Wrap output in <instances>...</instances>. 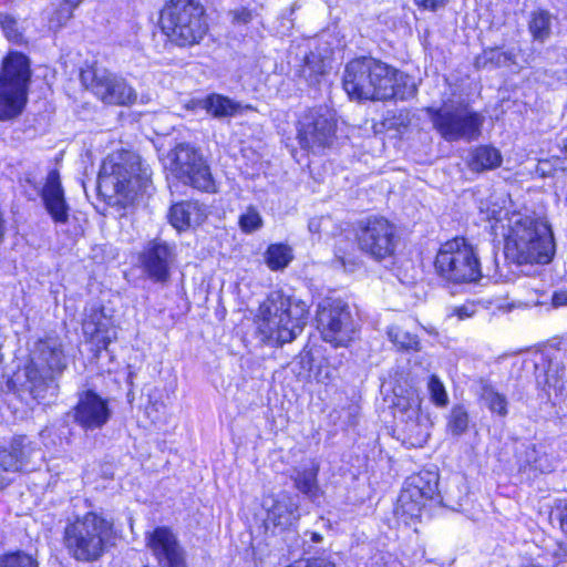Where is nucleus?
I'll return each instance as SVG.
<instances>
[{"mask_svg":"<svg viewBox=\"0 0 567 567\" xmlns=\"http://www.w3.org/2000/svg\"><path fill=\"white\" fill-rule=\"evenodd\" d=\"M488 219L496 234L504 237L507 258L517 264L550 262L555 254L553 231L535 213L493 208Z\"/></svg>","mask_w":567,"mask_h":567,"instance_id":"1","label":"nucleus"},{"mask_svg":"<svg viewBox=\"0 0 567 567\" xmlns=\"http://www.w3.org/2000/svg\"><path fill=\"white\" fill-rule=\"evenodd\" d=\"M308 319L305 301L272 291L260 306L256 320L257 333L262 342H291L303 330Z\"/></svg>","mask_w":567,"mask_h":567,"instance_id":"2","label":"nucleus"},{"mask_svg":"<svg viewBox=\"0 0 567 567\" xmlns=\"http://www.w3.org/2000/svg\"><path fill=\"white\" fill-rule=\"evenodd\" d=\"M114 534V523L95 512L69 518L63 529V546L79 563L97 561L106 551Z\"/></svg>","mask_w":567,"mask_h":567,"instance_id":"3","label":"nucleus"},{"mask_svg":"<svg viewBox=\"0 0 567 567\" xmlns=\"http://www.w3.org/2000/svg\"><path fill=\"white\" fill-rule=\"evenodd\" d=\"M146 184L140 157L127 151L110 154L97 176V190L105 198L131 199Z\"/></svg>","mask_w":567,"mask_h":567,"instance_id":"4","label":"nucleus"},{"mask_svg":"<svg viewBox=\"0 0 567 567\" xmlns=\"http://www.w3.org/2000/svg\"><path fill=\"white\" fill-rule=\"evenodd\" d=\"M161 28L178 47L199 43L208 31L204 7L196 0H171L161 11Z\"/></svg>","mask_w":567,"mask_h":567,"instance_id":"5","label":"nucleus"},{"mask_svg":"<svg viewBox=\"0 0 567 567\" xmlns=\"http://www.w3.org/2000/svg\"><path fill=\"white\" fill-rule=\"evenodd\" d=\"M389 76L388 64L363 56L346 65L342 85L353 101L389 100L393 94Z\"/></svg>","mask_w":567,"mask_h":567,"instance_id":"6","label":"nucleus"},{"mask_svg":"<svg viewBox=\"0 0 567 567\" xmlns=\"http://www.w3.org/2000/svg\"><path fill=\"white\" fill-rule=\"evenodd\" d=\"M31 72L28 58L11 52L3 60L0 73V120L18 116L25 103Z\"/></svg>","mask_w":567,"mask_h":567,"instance_id":"7","label":"nucleus"},{"mask_svg":"<svg viewBox=\"0 0 567 567\" xmlns=\"http://www.w3.org/2000/svg\"><path fill=\"white\" fill-rule=\"evenodd\" d=\"M435 268L441 277L454 282H472L482 276L474 248L464 238H454L441 246Z\"/></svg>","mask_w":567,"mask_h":567,"instance_id":"8","label":"nucleus"},{"mask_svg":"<svg viewBox=\"0 0 567 567\" xmlns=\"http://www.w3.org/2000/svg\"><path fill=\"white\" fill-rule=\"evenodd\" d=\"M426 113L434 128L449 142L478 137L484 117L466 104L449 105L440 109L427 107Z\"/></svg>","mask_w":567,"mask_h":567,"instance_id":"9","label":"nucleus"},{"mask_svg":"<svg viewBox=\"0 0 567 567\" xmlns=\"http://www.w3.org/2000/svg\"><path fill=\"white\" fill-rule=\"evenodd\" d=\"M443 497L439 494V475L435 472L422 471L410 476L401 491L394 514L405 524L419 518L427 502Z\"/></svg>","mask_w":567,"mask_h":567,"instance_id":"10","label":"nucleus"},{"mask_svg":"<svg viewBox=\"0 0 567 567\" xmlns=\"http://www.w3.org/2000/svg\"><path fill=\"white\" fill-rule=\"evenodd\" d=\"M336 120L328 107L319 106L305 111L297 123V140L301 148L313 154L332 145Z\"/></svg>","mask_w":567,"mask_h":567,"instance_id":"11","label":"nucleus"},{"mask_svg":"<svg viewBox=\"0 0 567 567\" xmlns=\"http://www.w3.org/2000/svg\"><path fill=\"white\" fill-rule=\"evenodd\" d=\"M317 324L322 339L334 347H347L355 332L349 307L340 299L328 298L318 305Z\"/></svg>","mask_w":567,"mask_h":567,"instance_id":"12","label":"nucleus"},{"mask_svg":"<svg viewBox=\"0 0 567 567\" xmlns=\"http://www.w3.org/2000/svg\"><path fill=\"white\" fill-rule=\"evenodd\" d=\"M355 238L359 249L378 261L393 256L398 246L395 226L383 217L361 221Z\"/></svg>","mask_w":567,"mask_h":567,"instance_id":"13","label":"nucleus"},{"mask_svg":"<svg viewBox=\"0 0 567 567\" xmlns=\"http://www.w3.org/2000/svg\"><path fill=\"white\" fill-rule=\"evenodd\" d=\"M82 83L102 102L114 105L135 103V90L122 76L105 69L92 68L81 72Z\"/></svg>","mask_w":567,"mask_h":567,"instance_id":"14","label":"nucleus"},{"mask_svg":"<svg viewBox=\"0 0 567 567\" xmlns=\"http://www.w3.org/2000/svg\"><path fill=\"white\" fill-rule=\"evenodd\" d=\"M171 171L182 183L204 192L214 190L208 165L189 144H178L171 154Z\"/></svg>","mask_w":567,"mask_h":567,"instance_id":"15","label":"nucleus"},{"mask_svg":"<svg viewBox=\"0 0 567 567\" xmlns=\"http://www.w3.org/2000/svg\"><path fill=\"white\" fill-rule=\"evenodd\" d=\"M176 256L175 245L156 238L146 243L140 252L138 261L143 272L151 280L165 282L171 276Z\"/></svg>","mask_w":567,"mask_h":567,"instance_id":"16","label":"nucleus"},{"mask_svg":"<svg viewBox=\"0 0 567 567\" xmlns=\"http://www.w3.org/2000/svg\"><path fill=\"white\" fill-rule=\"evenodd\" d=\"M41 452L35 449L27 436H17L9 447L0 450V489L4 488L10 478L8 473L31 471L34 468V457Z\"/></svg>","mask_w":567,"mask_h":567,"instance_id":"17","label":"nucleus"},{"mask_svg":"<svg viewBox=\"0 0 567 567\" xmlns=\"http://www.w3.org/2000/svg\"><path fill=\"white\" fill-rule=\"evenodd\" d=\"M145 539L161 567H187L185 550L171 528L156 527L146 534Z\"/></svg>","mask_w":567,"mask_h":567,"instance_id":"18","label":"nucleus"},{"mask_svg":"<svg viewBox=\"0 0 567 567\" xmlns=\"http://www.w3.org/2000/svg\"><path fill=\"white\" fill-rule=\"evenodd\" d=\"M111 415L107 400L92 390L84 391L79 395L78 403L72 412L73 421L84 431L102 429L109 422Z\"/></svg>","mask_w":567,"mask_h":567,"instance_id":"19","label":"nucleus"},{"mask_svg":"<svg viewBox=\"0 0 567 567\" xmlns=\"http://www.w3.org/2000/svg\"><path fill=\"white\" fill-rule=\"evenodd\" d=\"M66 367L65 355L59 338L48 337L37 342L32 353L31 365L27 369L28 380L35 385L37 374L40 369L48 371L41 379H45L48 372L61 373Z\"/></svg>","mask_w":567,"mask_h":567,"instance_id":"20","label":"nucleus"},{"mask_svg":"<svg viewBox=\"0 0 567 567\" xmlns=\"http://www.w3.org/2000/svg\"><path fill=\"white\" fill-rule=\"evenodd\" d=\"M41 199L54 223L65 224L69 220L70 207L65 200L60 174L56 169L49 172L41 190Z\"/></svg>","mask_w":567,"mask_h":567,"instance_id":"21","label":"nucleus"},{"mask_svg":"<svg viewBox=\"0 0 567 567\" xmlns=\"http://www.w3.org/2000/svg\"><path fill=\"white\" fill-rule=\"evenodd\" d=\"M518 472L533 480L539 474L550 473L555 468L554 460L547 453V447L539 443H529L517 453Z\"/></svg>","mask_w":567,"mask_h":567,"instance_id":"22","label":"nucleus"},{"mask_svg":"<svg viewBox=\"0 0 567 567\" xmlns=\"http://www.w3.org/2000/svg\"><path fill=\"white\" fill-rule=\"evenodd\" d=\"M267 508L266 522L280 530L288 529L299 519L298 504L286 493L264 501Z\"/></svg>","mask_w":567,"mask_h":567,"instance_id":"23","label":"nucleus"},{"mask_svg":"<svg viewBox=\"0 0 567 567\" xmlns=\"http://www.w3.org/2000/svg\"><path fill=\"white\" fill-rule=\"evenodd\" d=\"M169 223L177 230L199 225L206 217L204 208L197 202H181L169 209Z\"/></svg>","mask_w":567,"mask_h":567,"instance_id":"24","label":"nucleus"},{"mask_svg":"<svg viewBox=\"0 0 567 567\" xmlns=\"http://www.w3.org/2000/svg\"><path fill=\"white\" fill-rule=\"evenodd\" d=\"M195 103L215 118L231 117L241 109L238 102L217 93L208 94Z\"/></svg>","mask_w":567,"mask_h":567,"instance_id":"25","label":"nucleus"},{"mask_svg":"<svg viewBox=\"0 0 567 567\" xmlns=\"http://www.w3.org/2000/svg\"><path fill=\"white\" fill-rule=\"evenodd\" d=\"M318 471V466L311 463L309 465H301L300 467L295 468L291 476L295 482V486L311 502H317L321 496L317 481Z\"/></svg>","mask_w":567,"mask_h":567,"instance_id":"26","label":"nucleus"},{"mask_svg":"<svg viewBox=\"0 0 567 567\" xmlns=\"http://www.w3.org/2000/svg\"><path fill=\"white\" fill-rule=\"evenodd\" d=\"M512 65L520 69V66L516 63V54L514 49L503 51L499 48H488L485 49L475 59L476 69H493Z\"/></svg>","mask_w":567,"mask_h":567,"instance_id":"27","label":"nucleus"},{"mask_svg":"<svg viewBox=\"0 0 567 567\" xmlns=\"http://www.w3.org/2000/svg\"><path fill=\"white\" fill-rule=\"evenodd\" d=\"M557 18L549 11L538 9L530 13L528 30L535 41L545 42L553 33Z\"/></svg>","mask_w":567,"mask_h":567,"instance_id":"28","label":"nucleus"},{"mask_svg":"<svg viewBox=\"0 0 567 567\" xmlns=\"http://www.w3.org/2000/svg\"><path fill=\"white\" fill-rule=\"evenodd\" d=\"M480 400L492 414L505 417L508 414V401L492 383L481 382Z\"/></svg>","mask_w":567,"mask_h":567,"instance_id":"29","label":"nucleus"},{"mask_svg":"<svg viewBox=\"0 0 567 567\" xmlns=\"http://www.w3.org/2000/svg\"><path fill=\"white\" fill-rule=\"evenodd\" d=\"M501 163L502 156L499 151L486 145L474 148L468 158V166L472 171L476 172L496 168Z\"/></svg>","mask_w":567,"mask_h":567,"instance_id":"30","label":"nucleus"},{"mask_svg":"<svg viewBox=\"0 0 567 567\" xmlns=\"http://www.w3.org/2000/svg\"><path fill=\"white\" fill-rule=\"evenodd\" d=\"M566 378L565 365L556 359H549L547 367L543 374H537V383L548 390L553 389L555 392H561L564 388V380Z\"/></svg>","mask_w":567,"mask_h":567,"instance_id":"31","label":"nucleus"},{"mask_svg":"<svg viewBox=\"0 0 567 567\" xmlns=\"http://www.w3.org/2000/svg\"><path fill=\"white\" fill-rule=\"evenodd\" d=\"M390 89L393 94L390 99L408 100L416 93V85L413 79L394 68L389 66Z\"/></svg>","mask_w":567,"mask_h":567,"instance_id":"32","label":"nucleus"},{"mask_svg":"<svg viewBox=\"0 0 567 567\" xmlns=\"http://www.w3.org/2000/svg\"><path fill=\"white\" fill-rule=\"evenodd\" d=\"M292 250L289 246L284 244L270 245L265 254V261L267 266L274 270L285 269L292 260Z\"/></svg>","mask_w":567,"mask_h":567,"instance_id":"33","label":"nucleus"},{"mask_svg":"<svg viewBox=\"0 0 567 567\" xmlns=\"http://www.w3.org/2000/svg\"><path fill=\"white\" fill-rule=\"evenodd\" d=\"M326 61L320 54L309 53L305 58V63L301 66L300 74L306 79L310 85L319 83V79L326 72Z\"/></svg>","mask_w":567,"mask_h":567,"instance_id":"34","label":"nucleus"},{"mask_svg":"<svg viewBox=\"0 0 567 567\" xmlns=\"http://www.w3.org/2000/svg\"><path fill=\"white\" fill-rule=\"evenodd\" d=\"M470 425V415L467 409L463 404H455L447 416V431L453 436H461Z\"/></svg>","mask_w":567,"mask_h":567,"instance_id":"35","label":"nucleus"},{"mask_svg":"<svg viewBox=\"0 0 567 567\" xmlns=\"http://www.w3.org/2000/svg\"><path fill=\"white\" fill-rule=\"evenodd\" d=\"M390 341L403 350H417L419 338L399 326H392L388 330Z\"/></svg>","mask_w":567,"mask_h":567,"instance_id":"36","label":"nucleus"},{"mask_svg":"<svg viewBox=\"0 0 567 567\" xmlns=\"http://www.w3.org/2000/svg\"><path fill=\"white\" fill-rule=\"evenodd\" d=\"M79 6L78 2L71 3L68 0H61L59 7L49 17V28L59 30L64 27L72 19L73 12Z\"/></svg>","mask_w":567,"mask_h":567,"instance_id":"37","label":"nucleus"},{"mask_svg":"<svg viewBox=\"0 0 567 567\" xmlns=\"http://www.w3.org/2000/svg\"><path fill=\"white\" fill-rule=\"evenodd\" d=\"M0 567H39V563L32 555L17 550L1 556Z\"/></svg>","mask_w":567,"mask_h":567,"instance_id":"38","label":"nucleus"},{"mask_svg":"<svg viewBox=\"0 0 567 567\" xmlns=\"http://www.w3.org/2000/svg\"><path fill=\"white\" fill-rule=\"evenodd\" d=\"M238 223L240 229L246 234L257 231L264 225L260 213L254 206L247 207V209L239 216Z\"/></svg>","mask_w":567,"mask_h":567,"instance_id":"39","label":"nucleus"},{"mask_svg":"<svg viewBox=\"0 0 567 567\" xmlns=\"http://www.w3.org/2000/svg\"><path fill=\"white\" fill-rule=\"evenodd\" d=\"M427 389L431 400L437 406H445L449 402V396L443 382L436 375H432L427 383Z\"/></svg>","mask_w":567,"mask_h":567,"instance_id":"40","label":"nucleus"},{"mask_svg":"<svg viewBox=\"0 0 567 567\" xmlns=\"http://www.w3.org/2000/svg\"><path fill=\"white\" fill-rule=\"evenodd\" d=\"M0 23L8 40L14 43H20L22 41V34L19 31V24L14 18L4 16L0 19Z\"/></svg>","mask_w":567,"mask_h":567,"instance_id":"41","label":"nucleus"},{"mask_svg":"<svg viewBox=\"0 0 567 567\" xmlns=\"http://www.w3.org/2000/svg\"><path fill=\"white\" fill-rule=\"evenodd\" d=\"M100 317H102V315L99 312H95V313L91 315L87 319L84 320V322H83L84 333L99 338V336H100V333H102L103 327H104V323L100 320Z\"/></svg>","mask_w":567,"mask_h":567,"instance_id":"42","label":"nucleus"},{"mask_svg":"<svg viewBox=\"0 0 567 567\" xmlns=\"http://www.w3.org/2000/svg\"><path fill=\"white\" fill-rule=\"evenodd\" d=\"M286 567H336L326 558L299 559Z\"/></svg>","mask_w":567,"mask_h":567,"instance_id":"43","label":"nucleus"},{"mask_svg":"<svg viewBox=\"0 0 567 567\" xmlns=\"http://www.w3.org/2000/svg\"><path fill=\"white\" fill-rule=\"evenodd\" d=\"M230 14L235 23L247 24L252 20V10L245 7L233 10Z\"/></svg>","mask_w":567,"mask_h":567,"instance_id":"44","label":"nucleus"},{"mask_svg":"<svg viewBox=\"0 0 567 567\" xmlns=\"http://www.w3.org/2000/svg\"><path fill=\"white\" fill-rule=\"evenodd\" d=\"M555 516L559 520L560 529L567 535V503L556 506Z\"/></svg>","mask_w":567,"mask_h":567,"instance_id":"45","label":"nucleus"},{"mask_svg":"<svg viewBox=\"0 0 567 567\" xmlns=\"http://www.w3.org/2000/svg\"><path fill=\"white\" fill-rule=\"evenodd\" d=\"M476 312V306L473 302H466L460 307L454 308V315L460 319L472 317Z\"/></svg>","mask_w":567,"mask_h":567,"instance_id":"46","label":"nucleus"},{"mask_svg":"<svg viewBox=\"0 0 567 567\" xmlns=\"http://www.w3.org/2000/svg\"><path fill=\"white\" fill-rule=\"evenodd\" d=\"M453 484H454V486L456 488H458L460 485L462 484V480L461 478H456V480L453 481ZM464 494L465 493L463 491H460V489H457V494H455L454 491H452V488H449L445 492V497H446L447 502H453V503L460 504V502L462 501Z\"/></svg>","mask_w":567,"mask_h":567,"instance_id":"47","label":"nucleus"},{"mask_svg":"<svg viewBox=\"0 0 567 567\" xmlns=\"http://www.w3.org/2000/svg\"><path fill=\"white\" fill-rule=\"evenodd\" d=\"M414 3L424 10L435 11L442 7L445 0H413Z\"/></svg>","mask_w":567,"mask_h":567,"instance_id":"48","label":"nucleus"},{"mask_svg":"<svg viewBox=\"0 0 567 567\" xmlns=\"http://www.w3.org/2000/svg\"><path fill=\"white\" fill-rule=\"evenodd\" d=\"M551 555L557 564L565 561L567 559V545L557 543L551 550Z\"/></svg>","mask_w":567,"mask_h":567,"instance_id":"49","label":"nucleus"},{"mask_svg":"<svg viewBox=\"0 0 567 567\" xmlns=\"http://www.w3.org/2000/svg\"><path fill=\"white\" fill-rule=\"evenodd\" d=\"M553 305L555 307L567 306V290H560L553 295Z\"/></svg>","mask_w":567,"mask_h":567,"instance_id":"50","label":"nucleus"},{"mask_svg":"<svg viewBox=\"0 0 567 567\" xmlns=\"http://www.w3.org/2000/svg\"><path fill=\"white\" fill-rule=\"evenodd\" d=\"M320 224H321V219H318V218H313L309 221V230L311 233H319L320 231Z\"/></svg>","mask_w":567,"mask_h":567,"instance_id":"51","label":"nucleus"},{"mask_svg":"<svg viewBox=\"0 0 567 567\" xmlns=\"http://www.w3.org/2000/svg\"><path fill=\"white\" fill-rule=\"evenodd\" d=\"M307 536H309V537H310V540H311L312 543H316V544L321 543V542H322V539H323V537H322L319 533H316V532H308V530H307V532L305 533V537H307Z\"/></svg>","mask_w":567,"mask_h":567,"instance_id":"52","label":"nucleus"},{"mask_svg":"<svg viewBox=\"0 0 567 567\" xmlns=\"http://www.w3.org/2000/svg\"><path fill=\"white\" fill-rule=\"evenodd\" d=\"M417 404H416V401H413V404L412 403H409V406L406 409L408 413H409V417L412 419L413 416H416L417 415V409H416Z\"/></svg>","mask_w":567,"mask_h":567,"instance_id":"53","label":"nucleus"},{"mask_svg":"<svg viewBox=\"0 0 567 567\" xmlns=\"http://www.w3.org/2000/svg\"><path fill=\"white\" fill-rule=\"evenodd\" d=\"M417 427H419V424L413 423V422H412V423H409V422H408V423H406V425H405V430H406L408 432H413V431H414V429H417Z\"/></svg>","mask_w":567,"mask_h":567,"instance_id":"54","label":"nucleus"},{"mask_svg":"<svg viewBox=\"0 0 567 567\" xmlns=\"http://www.w3.org/2000/svg\"><path fill=\"white\" fill-rule=\"evenodd\" d=\"M112 338L110 336H105L102 338L103 347L106 349L107 344L111 342Z\"/></svg>","mask_w":567,"mask_h":567,"instance_id":"55","label":"nucleus"},{"mask_svg":"<svg viewBox=\"0 0 567 567\" xmlns=\"http://www.w3.org/2000/svg\"><path fill=\"white\" fill-rule=\"evenodd\" d=\"M417 433H419V435H420V439H417V443H421L422 441H424V440H425V437L427 436V434H426V433H422V432H417Z\"/></svg>","mask_w":567,"mask_h":567,"instance_id":"56","label":"nucleus"},{"mask_svg":"<svg viewBox=\"0 0 567 567\" xmlns=\"http://www.w3.org/2000/svg\"><path fill=\"white\" fill-rule=\"evenodd\" d=\"M68 1H69V2H71V3H72V2H73V3L78 2L79 4H81L84 0H68Z\"/></svg>","mask_w":567,"mask_h":567,"instance_id":"57","label":"nucleus"},{"mask_svg":"<svg viewBox=\"0 0 567 567\" xmlns=\"http://www.w3.org/2000/svg\"><path fill=\"white\" fill-rule=\"evenodd\" d=\"M530 302L535 303V305H538V303H542L543 301H540L538 298L535 299V300H530Z\"/></svg>","mask_w":567,"mask_h":567,"instance_id":"58","label":"nucleus"},{"mask_svg":"<svg viewBox=\"0 0 567 567\" xmlns=\"http://www.w3.org/2000/svg\"><path fill=\"white\" fill-rule=\"evenodd\" d=\"M564 148H565V154L567 155V143L565 144Z\"/></svg>","mask_w":567,"mask_h":567,"instance_id":"59","label":"nucleus"},{"mask_svg":"<svg viewBox=\"0 0 567 567\" xmlns=\"http://www.w3.org/2000/svg\"><path fill=\"white\" fill-rule=\"evenodd\" d=\"M565 422L567 423V415L565 416Z\"/></svg>","mask_w":567,"mask_h":567,"instance_id":"60","label":"nucleus"}]
</instances>
